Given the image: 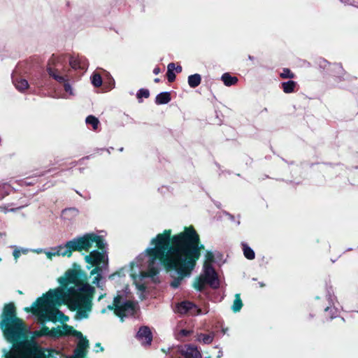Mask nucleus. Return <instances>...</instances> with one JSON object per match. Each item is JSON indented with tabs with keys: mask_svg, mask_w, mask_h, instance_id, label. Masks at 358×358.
Instances as JSON below:
<instances>
[{
	"mask_svg": "<svg viewBox=\"0 0 358 358\" xmlns=\"http://www.w3.org/2000/svg\"><path fill=\"white\" fill-rule=\"evenodd\" d=\"M171 236L170 229L158 234L151 239L150 246L134 261L111 274L109 278L114 279L116 275L129 273L139 291V297L143 299L147 279L154 280L160 266L163 265L178 274V277L171 282L172 287L178 288L184 278L190 276L204 246L201 244L199 234L192 227H185L183 231L172 237Z\"/></svg>",
	"mask_w": 358,
	"mask_h": 358,
	"instance_id": "obj_1",
	"label": "nucleus"
},
{
	"mask_svg": "<svg viewBox=\"0 0 358 358\" xmlns=\"http://www.w3.org/2000/svg\"><path fill=\"white\" fill-rule=\"evenodd\" d=\"M57 282L58 287L50 289L24 310L31 311L41 322L64 323L69 321V317L57 308L64 304L76 312V320L88 318L92 310L95 289L87 282L86 274L80 269H69L57 279Z\"/></svg>",
	"mask_w": 358,
	"mask_h": 358,
	"instance_id": "obj_2",
	"label": "nucleus"
},
{
	"mask_svg": "<svg viewBox=\"0 0 358 358\" xmlns=\"http://www.w3.org/2000/svg\"><path fill=\"white\" fill-rule=\"evenodd\" d=\"M94 245L101 251L93 250L85 256V262L96 267L108 269V259L105 250L107 243L101 236L94 233H87L77 236L64 244L52 247L49 250H44L43 252L49 259L56 256L70 257L73 251L88 252Z\"/></svg>",
	"mask_w": 358,
	"mask_h": 358,
	"instance_id": "obj_3",
	"label": "nucleus"
},
{
	"mask_svg": "<svg viewBox=\"0 0 358 358\" xmlns=\"http://www.w3.org/2000/svg\"><path fill=\"white\" fill-rule=\"evenodd\" d=\"M0 328L9 342L18 340L24 332L22 321L17 317L13 303L5 305L0 321Z\"/></svg>",
	"mask_w": 358,
	"mask_h": 358,
	"instance_id": "obj_4",
	"label": "nucleus"
},
{
	"mask_svg": "<svg viewBox=\"0 0 358 358\" xmlns=\"http://www.w3.org/2000/svg\"><path fill=\"white\" fill-rule=\"evenodd\" d=\"M58 352L51 349H42L34 341H24L6 358H57Z\"/></svg>",
	"mask_w": 358,
	"mask_h": 358,
	"instance_id": "obj_5",
	"label": "nucleus"
},
{
	"mask_svg": "<svg viewBox=\"0 0 358 358\" xmlns=\"http://www.w3.org/2000/svg\"><path fill=\"white\" fill-rule=\"evenodd\" d=\"M107 310H114L115 315L122 320L123 317L135 314L137 310V303L125 300L122 296L117 295L114 298L113 305H108L106 308L102 309L101 312L105 313Z\"/></svg>",
	"mask_w": 358,
	"mask_h": 358,
	"instance_id": "obj_6",
	"label": "nucleus"
},
{
	"mask_svg": "<svg viewBox=\"0 0 358 358\" xmlns=\"http://www.w3.org/2000/svg\"><path fill=\"white\" fill-rule=\"evenodd\" d=\"M206 284L213 288H217L220 285L216 272L212 265L208 264H203V273L194 280L193 286L196 290L201 291Z\"/></svg>",
	"mask_w": 358,
	"mask_h": 358,
	"instance_id": "obj_7",
	"label": "nucleus"
},
{
	"mask_svg": "<svg viewBox=\"0 0 358 358\" xmlns=\"http://www.w3.org/2000/svg\"><path fill=\"white\" fill-rule=\"evenodd\" d=\"M319 66L324 69H327L331 76L335 77V81L339 82L345 75L343 67L338 64H330L327 60L321 59L319 61Z\"/></svg>",
	"mask_w": 358,
	"mask_h": 358,
	"instance_id": "obj_8",
	"label": "nucleus"
},
{
	"mask_svg": "<svg viewBox=\"0 0 358 358\" xmlns=\"http://www.w3.org/2000/svg\"><path fill=\"white\" fill-rule=\"evenodd\" d=\"M136 338L143 345H150L152 341V335L149 327H141L136 334Z\"/></svg>",
	"mask_w": 358,
	"mask_h": 358,
	"instance_id": "obj_9",
	"label": "nucleus"
},
{
	"mask_svg": "<svg viewBox=\"0 0 358 358\" xmlns=\"http://www.w3.org/2000/svg\"><path fill=\"white\" fill-rule=\"evenodd\" d=\"M180 352L185 358H202L201 352L194 345H185L180 348Z\"/></svg>",
	"mask_w": 358,
	"mask_h": 358,
	"instance_id": "obj_10",
	"label": "nucleus"
},
{
	"mask_svg": "<svg viewBox=\"0 0 358 358\" xmlns=\"http://www.w3.org/2000/svg\"><path fill=\"white\" fill-rule=\"evenodd\" d=\"M175 311L183 315L187 313L189 311H192V314H194L196 312L199 313L200 310L196 308L194 303L189 301H182L176 306Z\"/></svg>",
	"mask_w": 358,
	"mask_h": 358,
	"instance_id": "obj_11",
	"label": "nucleus"
},
{
	"mask_svg": "<svg viewBox=\"0 0 358 358\" xmlns=\"http://www.w3.org/2000/svg\"><path fill=\"white\" fill-rule=\"evenodd\" d=\"M103 270L104 269L101 268V267H95L90 272L91 275H96V276L92 280L93 284L96 285L98 287H100L101 289H103L104 286V283L101 282V273Z\"/></svg>",
	"mask_w": 358,
	"mask_h": 358,
	"instance_id": "obj_12",
	"label": "nucleus"
},
{
	"mask_svg": "<svg viewBox=\"0 0 358 358\" xmlns=\"http://www.w3.org/2000/svg\"><path fill=\"white\" fill-rule=\"evenodd\" d=\"M13 83L15 87V88L20 92H24L29 87L28 81L24 78H13Z\"/></svg>",
	"mask_w": 358,
	"mask_h": 358,
	"instance_id": "obj_13",
	"label": "nucleus"
},
{
	"mask_svg": "<svg viewBox=\"0 0 358 358\" xmlns=\"http://www.w3.org/2000/svg\"><path fill=\"white\" fill-rule=\"evenodd\" d=\"M171 101V94L169 92H163L158 94L155 98V103L157 105L166 104Z\"/></svg>",
	"mask_w": 358,
	"mask_h": 358,
	"instance_id": "obj_14",
	"label": "nucleus"
},
{
	"mask_svg": "<svg viewBox=\"0 0 358 358\" xmlns=\"http://www.w3.org/2000/svg\"><path fill=\"white\" fill-rule=\"evenodd\" d=\"M221 80H222L224 84L227 87L235 85L238 80L237 77L232 76L229 73H223L221 77Z\"/></svg>",
	"mask_w": 358,
	"mask_h": 358,
	"instance_id": "obj_15",
	"label": "nucleus"
},
{
	"mask_svg": "<svg viewBox=\"0 0 358 358\" xmlns=\"http://www.w3.org/2000/svg\"><path fill=\"white\" fill-rule=\"evenodd\" d=\"M296 86L297 83L294 80H288L287 82L282 83V90L286 94H290L295 92Z\"/></svg>",
	"mask_w": 358,
	"mask_h": 358,
	"instance_id": "obj_16",
	"label": "nucleus"
},
{
	"mask_svg": "<svg viewBox=\"0 0 358 358\" xmlns=\"http://www.w3.org/2000/svg\"><path fill=\"white\" fill-rule=\"evenodd\" d=\"M188 85L192 88L198 87L201 82V76L199 73L190 75L187 78Z\"/></svg>",
	"mask_w": 358,
	"mask_h": 358,
	"instance_id": "obj_17",
	"label": "nucleus"
},
{
	"mask_svg": "<svg viewBox=\"0 0 358 358\" xmlns=\"http://www.w3.org/2000/svg\"><path fill=\"white\" fill-rule=\"evenodd\" d=\"M47 71L50 76H51L52 78H54L55 80H57L58 83H61L62 82L65 81L66 76H60L58 73L57 69H54L51 66H48L47 68Z\"/></svg>",
	"mask_w": 358,
	"mask_h": 358,
	"instance_id": "obj_18",
	"label": "nucleus"
},
{
	"mask_svg": "<svg viewBox=\"0 0 358 358\" xmlns=\"http://www.w3.org/2000/svg\"><path fill=\"white\" fill-rule=\"evenodd\" d=\"M62 83L63 84L64 89L66 93V95L63 96L62 98L69 99L70 96H75L74 90L69 82V78L67 76L66 77L65 81L62 82Z\"/></svg>",
	"mask_w": 358,
	"mask_h": 358,
	"instance_id": "obj_19",
	"label": "nucleus"
},
{
	"mask_svg": "<svg viewBox=\"0 0 358 358\" xmlns=\"http://www.w3.org/2000/svg\"><path fill=\"white\" fill-rule=\"evenodd\" d=\"M214 333L209 334H200L197 335L196 341L203 344H210L214 339Z\"/></svg>",
	"mask_w": 358,
	"mask_h": 358,
	"instance_id": "obj_20",
	"label": "nucleus"
},
{
	"mask_svg": "<svg viewBox=\"0 0 358 358\" xmlns=\"http://www.w3.org/2000/svg\"><path fill=\"white\" fill-rule=\"evenodd\" d=\"M242 307L243 302L241 301L240 294H236L233 305L231 306V310L234 313H238L241 310Z\"/></svg>",
	"mask_w": 358,
	"mask_h": 358,
	"instance_id": "obj_21",
	"label": "nucleus"
},
{
	"mask_svg": "<svg viewBox=\"0 0 358 358\" xmlns=\"http://www.w3.org/2000/svg\"><path fill=\"white\" fill-rule=\"evenodd\" d=\"M243 251L245 257L248 259L252 260L255 257L254 250L248 246L246 243H242Z\"/></svg>",
	"mask_w": 358,
	"mask_h": 358,
	"instance_id": "obj_22",
	"label": "nucleus"
},
{
	"mask_svg": "<svg viewBox=\"0 0 358 358\" xmlns=\"http://www.w3.org/2000/svg\"><path fill=\"white\" fill-rule=\"evenodd\" d=\"M325 316L329 320H332L337 317L338 314V310L335 307L327 306L325 310Z\"/></svg>",
	"mask_w": 358,
	"mask_h": 358,
	"instance_id": "obj_23",
	"label": "nucleus"
},
{
	"mask_svg": "<svg viewBox=\"0 0 358 358\" xmlns=\"http://www.w3.org/2000/svg\"><path fill=\"white\" fill-rule=\"evenodd\" d=\"M11 187L8 183L0 184V199H3L10 193Z\"/></svg>",
	"mask_w": 358,
	"mask_h": 358,
	"instance_id": "obj_24",
	"label": "nucleus"
},
{
	"mask_svg": "<svg viewBox=\"0 0 358 358\" xmlns=\"http://www.w3.org/2000/svg\"><path fill=\"white\" fill-rule=\"evenodd\" d=\"M85 122L88 124H91L93 127L94 130H96L98 128V126L99 124V120L93 116V115H89L87 117Z\"/></svg>",
	"mask_w": 358,
	"mask_h": 358,
	"instance_id": "obj_25",
	"label": "nucleus"
},
{
	"mask_svg": "<svg viewBox=\"0 0 358 358\" xmlns=\"http://www.w3.org/2000/svg\"><path fill=\"white\" fill-rule=\"evenodd\" d=\"M150 96V92L147 89H140L138 92H137V94H136V96L138 99V101L141 103L142 102V100L141 99L143 97L144 98H148Z\"/></svg>",
	"mask_w": 358,
	"mask_h": 358,
	"instance_id": "obj_26",
	"label": "nucleus"
},
{
	"mask_svg": "<svg viewBox=\"0 0 358 358\" xmlns=\"http://www.w3.org/2000/svg\"><path fill=\"white\" fill-rule=\"evenodd\" d=\"M69 64L74 69L83 68L81 61L79 58L71 57L69 60Z\"/></svg>",
	"mask_w": 358,
	"mask_h": 358,
	"instance_id": "obj_27",
	"label": "nucleus"
},
{
	"mask_svg": "<svg viewBox=\"0 0 358 358\" xmlns=\"http://www.w3.org/2000/svg\"><path fill=\"white\" fill-rule=\"evenodd\" d=\"M92 83L94 87H100L102 85V78L98 73H94L92 76Z\"/></svg>",
	"mask_w": 358,
	"mask_h": 358,
	"instance_id": "obj_28",
	"label": "nucleus"
},
{
	"mask_svg": "<svg viewBox=\"0 0 358 358\" xmlns=\"http://www.w3.org/2000/svg\"><path fill=\"white\" fill-rule=\"evenodd\" d=\"M280 76L282 78H294L295 75L289 69L284 68L282 71L280 73Z\"/></svg>",
	"mask_w": 358,
	"mask_h": 358,
	"instance_id": "obj_29",
	"label": "nucleus"
},
{
	"mask_svg": "<svg viewBox=\"0 0 358 358\" xmlns=\"http://www.w3.org/2000/svg\"><path fill=\"white\" fill-rule=\"evenodd\" d=\"M205 262L204 264H208L209 265H211V263L214 261V255L210 251H207L205 255Z\"/></svg>",
	"mask_w": 358,
	"mask_h": 358,
	"instance_id": "obj_30",
	"label": "nucleus"
},
{
	"mask_svg": "<svg viewBox=\"0 0 358 358\" xmlns=\"http://www.w3.org/2000/svg\"><path fill=\"white\" fill-rule=\"evenodd\" d=\"M341 1L343 2V3L346 4V5H350V6H352L358 8V3H357L354 1H352L350 0H341Z\"/></svg>",
	"mask_w": 358,
	"mask_h": 358,
	"instance_id": "obj_31",
	"label": "nucleus"
},
{
	"mask_svg": "<svg viewBox=\"0 0 358 358\" xmlns=\"http://www.w3.org/2000/svg\"><path fill=\"white\" fill-rule=\"evenodd\" d=\"M167 79L169 82H173L176 79L175 73L167 71Z\"/></svg>",
	"mask_w": 358,
	"mask_h": 358,
	"instance_id": "obj_32",
	"label": "nucleus"
},
{
	"mask_svg": "<svg viewBox=\"0 0 358 358\" xmlns=\"http://www.w3.org/2000/svg\"><path fill=\"white\" fill-rule=\"evenodd\" d=\"M15 208L9 209L6 206H0V211L3 212L4 213H7L8 212H13V211H15Z\"/></svg>",
	"mask_w": 358,
	"mask_h": 358,
	"instance_id": "obj_33",
	"label": "nucleus"
},
{
	"mask_svg": "<svg viewBox=\"0 0 358 358\" xmlns=\"http://www.w3.org/2000/svg\"><path fill=\"white\" fill-rule=\"evenodd\" d=\"M13 255L15 259L17 261V259L21 255V250L20 249H17V248L13 250Z\"/></svg>",
	"mask_w": 358,
	"mask_h": 358,
	"instance_id": "obj_34",
	"label": "nucleus"
},
{
	"mask_svg": "<svg viewBox=\"0 0 358 358\" xmlns=\"http://www.w3.org/2000/svg\"><path fill=\"white\" fill-rule=\"evenodd\" d=\"M175 69H176V66H175L174 63H170V64H168V66H167V71H168L173 72Z\"/></svg>",
	"mask_w": 358,
	"mask_h": 358,
	"instance_id": "obj_35",
	"label": "nucleus"
},
{
	"mask_svg": "<svg viewBox=\"0 0 358 358\" xmlns=\"http://www.w3.org/2000/svg\"><path fill=\"white\" fill-rule=\"evenodd\" d=\"M95 347L99 348V350H96V352L99 351L101 352L103 350V348L101 346V344L99 343H96Z\"/></svg>",
	"mask_w": 358,
	"mask_h": 358,
	"instance_id": "obj_36",
	"label": "nucleus"
},
{
	"mask_svg": "<svg viewBox=\"0 0 358 358\" xmlns=\"http://www.w3.org/2000/svg\"><path fill=\"white\" fill-rule=\"evenodd\" d=\"M160 69L159 67H155L154 69H153V73L155 74V75H157L160 73Z\"/></svg>",
	"mask_w": 358,
	"mask_h": 358,
	"instance_id": "obj_37",
	"label": "nucleus"
},
{
	"mask_svg": "<svg viewBox=\"0 0 358 358\" xmlns=\"http://www.w3.org/2000/svg\"><path fill=\"white\" fill-rule=\"evenodd\" d=\"M175 70L177 73H180L182 71V67L180 66H176Z\"/></svg>",
	"mask_w": 358,
	"mask_h": 358,
	"instance_id": "obj_38",
	"label": "nucleus"
},
{
	"mask_svg": "<svg viewBox=\"0 0 358 358\" xmlns=\"http://www.w3.org/2000/svg\"><path fill=\"white\" fill-rule=\"evenodd\" d=\"M222 355H223L222 350H219V352H218V355H217V358H221V357H222Z\"/></svg>",
	"mask_w": 358,
	"mask_h": 358,
	"instance_id": "obj_39",
	"label": "nucleus"
},
{
	"mask_svg": "<svg viewBox=\"0 0 358 358\" xmlns=\"http://www.w3.org/2000/svg\"><path fill=\"white\" fill-rule=\"evenodd\" d=\"M20 250H21V254H22V253L25 254V253H27V251H28V250H27V249H24V248H22V249H20Z\"/></svg>",
	"mask_w": 358,
	"mask_h": 358,
	"instance_id": "obj_40",
	"label": "nucleus"
},
{
	"mask_svg": "<svg viewBox=\"0 0 358 358\" xmlns=\"http://www.w3.org/2000/svg\"><path fill=\"white\" fill-rule=\"evenodd\" d=\"M104 296H105V294L100 295L99 297V301H100Z\"/></svg>",
	"mask_w": 358,
	"mask_h": 358,
	"instance_id": "obj_41",
	"label": "nucleus"
},
{
	"mask_svg": "<svg viewBox=\"0 0 358 358\" xmlns=\"http://www.w3.org/2000/svg\"><path fill=\"white\" fill-rule=\"evenodd\" d=\"M248 59H250V60H252L254 59V57L250 56V55H249L248 56Z\"/></svg>",
	"mask_w": 358,
	"mask_h": 358,
	"instance_id": "obj_42",
	"label": "nucleus"
},
{
	"mask_svg": "<svg viewBox=\"0 0 358 358\" xmlns=\"http://www.w3.org/2000/svg\"><path fill=\"white\" fill-rule=\"evenodd\" d=\"M154 81H155V83H158V82H159V78H155V79L154 80Z\"/></svg>",
	"mask_w": 358,
	"mask_h": 358,
	"instance_id": "obj_43",
	"label": "nucleus"
},
{
	"mask_svg": "<svg viewBox=\"0 0 358 358\" xmlns=\"http://www.w3.org/2000/svg\"><path fill=\"white\" fill-rule=\"evenodd\" d=\"M43 250L42 249H38L36 250V252L39 253V252H41Z\"/></svg>",
	"mask_w": 358,
	"mask_h": 358,
	"instance_id": "obj_44",
	"label": "nucleus"
},
{
	"mask_svg": "<svg viewBox=\"0 0 358 358\" xmlns=\"http://www.w3.org/2000/svg\"><path fill=\"white\" fill-rule=\"evenodd\" d=\"M260 286H261V287H263V286H264V285H263L262 283H260Z\"/></svg>",
	"mask_w": 358,
	"mask_h": 358,
	"instance_id": "obj_45",
	"label": "nucleus"
},
{
	"mask_svg": "<svg viewBox=\"0 0 358 358\" xmlns=\"http://www.w3.org/2000/svg\"><path fill=\"white\" fill-rule=\"evenodd\" d=\"M206 358H210V357H206Z\"/></svg>",
	"mask_w": 358,
	"mask_h": 358,
	"instance_id": "obj_46",
	"label": "nucleus"
}]
</instances>
